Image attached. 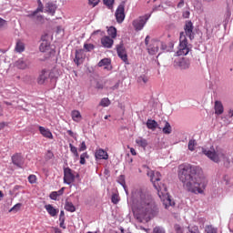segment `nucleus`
<instances>
[{
    "label": "nucleus",
    "mask_w": 233,
    "mask_h": 233,
    "mask_svg": "<svg viewBox=\"0 0 233 233\" xmlns=\"http://www.w3.org/2000/svg\"><path fill=\"white\" fill-rule=\"evenodd\" d=\"M119 88V82H116L112 87L111 90H117Z\"/></svg>",
    "instance_id": "59"
},
{
    "label": "nucleus",
    "mask_w": 233,
    "mask_h": 233,
    "mask_svg": "<svg viewBox=\"0 0 233 233\" xmlns=\"http://www.w3.org/2000/svg\"><path fill=\"white\" fill-rule=\"evenodd\" d=\"M201 152L206 157H208L210 161H213V163H220V161L227 159L225 150L220 147L214 148V146H211L210 148L201 147Z\"/></svg>",
    "instance_id": "3"
},
{
    "label": "nucleus",
    "mask_w": 233,
    "mask_h": 233,
    "mask_svg": "<svg viewBox=\"0 0 233 233\" xmlns=\"http://www.w3.org/2000/svg\"><path fill=\"white\" fill-rule=\"evenodd\" d=\"M104 5L109 9L114 8V0H104Z\"/></svg>",
    "instance_id": "43"
},
{
    "label": "nucleus",
    "mask_w": 233,
    "mask_h": 233,
    "mask_svg": "<svg viewBox=\"0 0 233 233\" xmlns=\"http://www.w3.org/2000/svg\"><path fill=\"white\" fill-rule=\"evenodd\" d=\"M96 159H108V153L104 149H98L95 153Z\"/></svg>",
    "instance_id": "21"
},
{
    "label": "nucleus",
    "mask_w": 233,
    "mask_h": 233,
    "mask_svg": "<svg viewBox=\"0 0 233 233\" xmlns=\"http://www.w3.org/2000/svg\"><path fill=\"white\" fill-rule=\"evenodd\" d=\"M223 112H224L223 104H221V102H219V101H216L215 102V114H217V116H221V114H223Z\"/></svg>",
    "instance_id": "25"
},
{
    "label": "nucleus",
    "mask_w": 233,
    "mask_h": 233,
    "mask_svg": "<svg viewBox=\"0 0 233 233\" xmlns=\"http://www.w3.org/2000/svg\"><path fill=\"white\" fill-rule=\"evenodd\" d=\"M28 182L31 184V185H34L35 183H37V177L35 175H30L28 177Z\"/></svg>",
    "instance_id": "41"
},
{
    "label": "nucleus",
    "mask_w": 233,
    "mask_h": 233,
    "mask_svg": "<svg viewBox=\"0 0 233 233\" xmlns=\"http://www.w3.org/2000/svg\"><path fill=\"white\" fill-rule=\"evenodd\" d=\"M182 17H184V19H188V17H190V11H184Z\"/></svg>",
    "instance_id": "52"
},
{
    "label": "nucleus",
    "mask_w": 233,
    "mask_h": 233,
    "mask_svg": "<svg viewBox=\"0 0 233 233\" xmlns=\"http://www.w3.org/2000/svg\"><path fill=\"white\" fill-rule=\"evenodd\" d=\"M84 48L86 52H92V50L95 48V46L93 44H85Z\"/></svg>",
    "instance_id": "44"
},
{
    "label": "nucleus",
    "mask_w": 233,
    "mask_h": 233,
    "mask_svg": "<svg viewBox=\"0 0 233 233\" xmlns=\"http://www.w3.org/2000/svg\"><path fill=\"white\" fill-rule=\"evenodd\" d=\"M184 31L186 35L189 37V39H194V24H192V21H186V24L184 25Z\"/></svg>",
    "instance_id": "13"
},
{
    "label": "nucleus",
    "mask_w": 233,
    "mask_h": 233,
    "mask_svg": "<svg viewBox=\"0 0 233 233\" xmlns=\"http://www.w3.org/2000/svg\"><path fill=\"white\" fill-rule=\"evenodd\" d=\"M13 165L15 167H18V168H21L23 165H25V158L23 157V155L16 153L12 156L11 157Z\"/></svg>",
    "instance_id": "14"
},
{
    "label": "nucleus",
    "mask_w": 233,
    "mask_h": 233,
    "mask_svg": "<svg viewBox=\"0 0 233 233\" xmlns=\"http://www.w3.org/2000/svg\"><path fill=\"white\" fill-rule=\"evenodd\" d=\"M79 61H81V56H79V51H76V56L74 62L77 66H79Z\"/></svg>",
    "instance_id": "46"
},
{
    "label": "nucleus",
    "mask_w": 233,
    "mask_h": 233,
    "mask_svg": "<svg viewBox=\"0 0 233 233\" xmlns=\"http://www.w3.org/2000/svg\"><path fill=\"white\" fill-rule=\"evenodd\" d=\"M178 177L185 190L192 194H203L207 188L208 181L203 176V169L198 166L181 164Z\"/></svg>",
    "instance_id": "2"
},
{
    "label": "nucleus",
    "mask_w": 233,
    "mask_h": 233,
    "mask_svg": "<svg viewBox=\"0 0 233 233\" xmlns=\"http://www.w3.org/2000/svg\"><path fill=\"white\" fill-rule=\"evenodd\" d=\"M41 45L39 46L40 52H50V42L46 40V35L41 37Z\"/></svg>",
    "instance_id": "16"
},
{
    "label": "nucleus",
    "mask_w": 233,
    "mask_h": 233,
    "mask_svg": "<svg viewBox=\"0 0 233 233\" xmlns=\"http://www.w3.org/2000/svg\"><path fill=\"white\" fill-rule=\"evenodd\" d=\"M159 46H161V41L152 40L150 45L147 46V52L150 56H156L159 52Z\"/></svg>",
    "instance_id": "11"
},
{
    "label": "nucleus",
    "mask_w": 233,
    "mask_h": 233,
    "mask_svg": "<svg viewBox=\"0 0 233 233\" xmlns=\"http://www.w3.org/2000/svg\"><path fill=\"white\" fill-rule=\"evenodd\" d=\"M107 34L110 35V37H112V39H116V37H117V29H116L114 26H111L107 30Z\"/></svg>",
    "instance_id": "29"
},
{
    "label": "nucleus",
    "mask_w": 233,
    "mask_h": 233,
    "mask_svg": "<svg viewBox=\"0 0 233 233\" xmlns=\"http://www.w3.org/2000/svg\"><path fill=\"white\" fill-rule=\"evenodd\" d=\"M174 66H177L180 70H188L190 68V61L187 58H176L174 60Z\"/></svg>",
    "instance_id": "9"
},
{
    "label": "nucleus",
    "mask_w": 233,
    "mask_h": 233,
    "mask_svg": "<svg viewBox=\"0 0 233 233\" xmlns=\"http://www.w3.org/2000/svg\"><path fill=\"white\" fill-rule=\"evenodd\" d=\"M163 205L165 208H168L169 207H174L175 203L172 201V198H170V196L166 195L165 198L163 199Z\"/></svg>",
    "instance_id": "26"
},
{
    "label": "nucleus",
    "mask_w": 233,
    "mask_h": 233,
    "mask_svg": "<svg viewBox=\"0 0 233 233\" xmlns=\"http://www.w3.org/2000/svg\"><path fill=\"white\" fill-rule=\"evenodd\" d=\"M150 41V36H147L146 38H145V44L147 45V46H148V42Z\"/></svg>",
    "instance_id": "63"
},
{
    "label": "nucleus",
    "mask_w": 233,
    "mask_h": 233,
    "mask_svg": "<svg viewBox=\"0 0 233 233\" xmlns=\"http://www.w3.org/2000/svg\"><path fill=\"white\" fill-rule=\"evenodd\" d=\"M53 233H62L59 228H53Z\"/></svg>",
    "instance_id": "62"
},
{
    "label": "nucleus",
    "mask_w": 233,
    "mask_h": 233,
    "mask_svg": "<svg viewBox=\"0 0 233 233\" xmlns=\"http://www.w3.org/2000/svg\"><path fill=\"white\" fill-rule=\"evenodd\" d=\"M25 42L21 40H17L15 46V52H16V54H23V52L25 51Z\"/></svg>",
    "instance_id": "22"
},
{
    "label": "nucleus",
    "mask_w": 233,
    "mask_h": 233,
    "mask_svg": "<svg viewBox=\"0 0 233 233\" xmlns=\"http://www.w3.org/2000/svg\"><path fill=\"white\" fill-rule=\"evenodd\" d=\"M206 35H207V39H210V37H212V31H209L208 29H207Z\"/></svg>",
    "instance_id": "57"
},
{
    "label": "nucleus",
    "mask_w": 233,
    "mask_h": 233,
    "mask_svg": "<svg viewBox=\"0 0 233 233\" xmlns=\"http://www.w3.org/2000/svg\"><path fill=\"white\" fill-rule=\"evenodd\" d=\"M71 117L76 123H79V121L83 119V116H81V112H79V110H73L71 112Z\"/></svg>",
    "instance_id": "24"
},
{
    "label": "nucleus",
    "mask_w": 233,
    "mask_h": 233,
    "mask_svg": "<svg viewBox=\"0 0 233 233\" xmlns=\"http://www.w3.org/2000/svg\"><path fill=\"white\" fill-rule=\"evenodd\" d=\"M228 117H233V108H230L228 113Z\"/></svg>",
    "instance_id": "61"
},
{
    "label": "nucleus",
    "mask_w": 233,
    "mask_h": 233,
    "mask_svg": "<svg viewBox=\"0 0 233 233\" xmlns=\"http://www.w3.org/2000/svg\"><path fill=\"white\" fill-rule=\"evenodd\" d=\"M164 134H172V127L170 126V123L165 122V126L162 129Z\"/></svg>",
    "instance_id": "30"
},
{
    "label": "nucleus",
    "mask_w": 233,
    "mask_h": 233,
    "mask_svg": "<svg viewBox=\"0 0 233 233\" xmlns=\"http://www.w3.org/2000/svg\"><path fill=\"white\" fill-rule=\"evenodd\" d=\"M137 83L140 85H147V83H148V77H147L145 75H142L137 77Z\"/></svg>",
    "instance_id": "34"
},
{
    "label": "nucleus",
    "mask_w": 233,
    "mask_h": 233,
    "mask_svg": "<svg viewBox=\"0 0 233 233\" xmlns=\"http://www.w3.org/2000/svg\"><path fill=\"white\" fill-rule=\"evenodd\" d=\"M46 157L52 159V157H54V153H52V151H47Z\"/></svg>",
    "instance_id": "58"
},
{
    "label": "nucleus",
    "mask_w": 233,
    "mask_h": 233,
    "mask_svg": "<svg viewBox=\"0 0 233 233\" xmlns=\"http://www.w3.org/2000/svg\"><path fill=\"white\" fill-rule=\"evenodd\" d=\"M57 196H63L65 194V187L60 188L58 191H56Z\"/></svg>",
    "instance_id": "55"
},
{
    "label": "nucleus",
    "mask_w": 233,
    "mask_h": 233,
    "mask_svg": "<svg viewBox=\"0 0 233 233\" xmlns=\"http://www.w3.org/2000/svg\"><path fill=\"white\" fill-rule=\"evenodd\" d=\"M206 233H218V228H214L212 225L206 226Z\"/></svg>",
    "instance_id": "35"
},
{
    "label": "nucleus",
    "mask_w": 233,
    "mask_h": 233,
    "mask_svg": "<svg viewBox=\"0 0 233 233\" xmlns=\"http://www.w3.org/2000/svg\"><path fill=\"white\" fill-rule=\"evenodd\" d=\"M59 77V71L56 68L50 70L43 69L37 78L38 85H48V83H56Z\"/></svg>",
    "instance_id": "4"
},
{
    "label": "nucleus",
    "mask_w": 233,
    "mask_h": 233,
    "mask_svg": "<svg viewBox=\"0 0 233 233\" xmlns=\"http://www.w3.org/2000/svg\"><path fill=\"white\" fill-rule=\"evenodd\" d=\"M150 15H145L144 16H140L138 18H137L136 20L133 21V26L135 28V30L139 31V30H143V28L145 27V25H147V21H148V19H150Z\"/></svg>",
    "instance_id": "8"
},
{
    "label": "nucleus",
    "mask_w": 233,
    "mask_h": 233,
    "mask_svg": "<svg viewBox=\"0 0 233 233\" xmlns=\"http://www.w3.org/2000/svg\"><path fill=\"white\" fill-rule=\"evenodd\" d=\"M226 15H227V17H230V15H232L229 8L227 9Z\"/></svg>",
    "instance_id": "64"
},
{
    "label": "nucleus",
    "mask_w": 233,
    "mask_h": 233,
    "mask_svg": "<svg viewBox=\"0 0 233 233\" xmlns=\"http://www.w3.org/2000/svg\"><path fill=\"white\" fill-rule=\"evenodd\" d=\"M21 207H23V204L17 203L9 210V212H14L15 214L21 210Z\"/></svg>",
    "instance_id": "37"
},
{
    "label": "nucleus",
    "mask_w": 233,
    "mask_h": 233,
    "mask_svg": "<svg viewBox=\"0 0 233 233\" xmlns=\"http://www.w3.org/2000/svg\"><path fill=\"white\" fill-rule=\"evenodd\" d=\"M65 210L67 212H76V206H74V203L66 200L65 204Z\"/></svg>",
    "instance_id": "28"
},
{
    "label": "nucleus",
    "mask_w": 233,
    "mask_h": 233,
    "mask_svg": "<svg viewBox=\"0 0 233 233\" xmlns=\"http://www.w3.org/2000/svg\"><path fill=\"white\" fill-rule=\"evenodd\" d=\"M86 158H88V153H83L81 156H80V165H85L86 163Z\"/></svg>",
    "instance_id": "39"
},
{
    "label": "nucleus",
    "mask_w": 233,
    "mask_h": 233,
    "mask_svg": "<svg viewBox=\"0 0 233 233\" xmlns=\"http://www.w3.org/2000/svg\"><path fill=\"white\" fill-rule=\"evenodd\" d=\"M98 66H110V58H103L98 62Z\"/></svg>",
    "instance_id": "31"
},
{
    "label": "nucleus",
    "mask_w": 233,
    "mask_h": 233,
    "mask_svg": "<svg viewBox=\"0 0 233 233\" xmlns=\"http://www.w3.org/2000/svg\"><path fill=\"white\" fill-rule=\"evenodd\" d=\"M96 90H103L104 86H103V84L97 82L96 85Z\"/></svg>",
    "instance_id": "54"
},
{
    "label": "nucleus",
    "mask_w": 233,
    "mask_h": 233,
    "mask_svg": "<svg viewBox=\"0 0 233 233\" xmlns=\"http://www.w3.org/2000/svg\"><path fill=\"white\" fill-rule=\"evenodd\" d=\"M136 144L138 147H141V148H143L144 150H146L147 147H148V141L141 137L136 139Z\"/></svg>",
    "instance_id": "23"
},
{
    "label": "nucleus",
    "mask_w": 233,
    "mask_h": 233,
    "mask_svg": "<svg viewBox=\"0 0 233 233\" xmlns=\"http://www.w3.org/2000/svg\"><path fill=\"white\" fill-rule=\"evenodd\" d=\"M118 183H120V185L125 188V177L124 176H120Z\"/></svg>",
    "instance_id": "53"
},
{
    "label": "nucleus",
    "mask_w": 233,
    "mask_h": 233,
    "mask_svg": "<svg viewBox=\"0 0 233 233\" xmlns=\"http://www.w3.org/2000/svg\"><path fill=\"white\" fill-rule=\"evenodd\" d=\"M196 145H198V142L196 141V139H190L187 145L188 150H190V152H194L196 148Z\"/></svg>",
    "instance_id": "32"
},
{
    "label": "nucleus",
    "mask_w": 233,
    "mask_h": 233,
    "mask_svg": "<svg viewBox=\"0 0 233 233\" xmlns=\"http://www.w3.org/2000/svg\"><path fill=\"white\" fill-rule=\"evenodd\" d=\"M174 229L176 233H185V228L179 224H175Z\"/></svg>",
    "instance_id": "36"
},
{
    "label": "nucleus",
    "mask_w": 233,
    "mask_h": 233,
    "mask_svg": "<svg viewBox=\"0 0 233 233\" xmlns=\"http://www.w3.org/2000/svg\"><path fill=\"white\" fill-rule=\"evenodd\" d=\"M188 52H190V45H188L185 33L181 32L177 56H187Z\"/></svg>",
    "instance_id": "6"
},
{
    "label": "nucleus",
    "mask_w": 233,
    "mask_h": 233,
    "mask_svg": "<svg viewBox=\"0 0 233 233\" xmlns=\"http://www.w3.org/2000/svg\"><path fill=\"white\" fill-rule=\"evenodd\" d=\"M115 16L116 23H123L125 21V3H121L116 10Z\"/></svg>",
    "instance_id": "10"
},
{
    "label": "nucleus",
    "mask_w": 233,
    "mask_h": 233,
    "mask_svg": "<svg viewBox=\"0 0 233 233\" xmlns=\"http://www.w3.org/2000/svg\"><path fill=\"white\" fill-rule=\"evenodd\" d=\"M110 103L111 102H110V99H108V97H104L100 100L99 106L106 107V106H110Z\"/></svg>",
    "instance_id": "33"
},
{
    "label": "nucleus",
    "mask_w": 233,
    "mask_h": 233,
    "mask_svg": "<svg viewBox=\"0 0 233 233\" xmlns=\"http://www.w3.org/2000/svg\"><path fill=\"white\" fill-rule=\"evenodd\" d=\"M101 44L105 48H110L114 45V40L110 36H104L101 39Z\"/></svg>",
    "instance_id": "20"
},
{
    "label": "nucleus",
    "mask_w": 233,
    "mask_h": 233,
    "mask_svg": "<svg viewBox=\"0 0 233 233\" xmlns=\"http://www.w3.org/2000/svg\"><path fill=\"white\" fill-rule=\"evenodd\" d=\"M6 25V20L0 17V28H3Z\"/></svg>",
    "instance_id": "56"
},
{
    "label": "nucleus",
    "mask_w": 233,
    "mask_h": 233,
    "mask_svg": "<svg viewBox=\"0 0 233 233\" xmlns=\"http://www.w3.org/2000/svg\"><path fill=\"white\" fill-rule=\"evenodd\" d=\"M147 128L149 130H156V128H157V123L156 120H152L150 118L147 119V123H146Z\"/></svg>",
    "instance_id": "27"
},
{
    "label": "nucleus",
    "mask_w": 233,
    "mask_h": 233,
    "mask_svg": "<svg viewBox=\"0 0 233 233\" xmlns=\"http://www.w3.org/2000/svg\"><path fill=\"white\" fill-rule=\"evenodd\" d=\"M111 201L114 203V205H117L119 203V197L117 194H113L111 197Z\"/></svg>",
    "instance_id": "45"
},
{
    "label": "nucleus",
    "mask_w": 233,
    "mask_h": 233,
    "mask_svg": "<svg viewBox=\"0 0 233 233\" xmlns=\"http://www.w3.org/2000/svg\"><path fill=\"white\" fill-rule=\"evenodd\" d=\"M188 232L187 233H200L199 228L198 226H193L190 228V226L187 227Z\"/></svg>",
    "instance_id": "40"
},
{
    "label": "nucleus",
    "mask_w": 233,
    "mask_h": 233,
    "mask_svg": "<svg viewBox=\"0 0 233 233\" xmlns=\"http://www.w3.org/2000/svg\"><path fill=\"white\" fill-rule=\"evenodd\" d=\"M76 177H79V173H76L70 167L64 168V183L66 185H72L76 181Z\"/></svg>",
    "instance_id": "7"
},
{
    "label": "nucleus",
    "mask_w": 233,
    "mask_h": 233,
    "mask_svg": "<svg viewBox=\"0 0 233 233\" xmlns=\"http://www.w3.org/2000/svg\"><path fill=\"white\" fill-rule=\"evenodd\" d=\"M56 10H57V5L54 2H47L45 5V12L50 14V15H56Z\"/></svg>",
    "instance_id": "15"
},
{
    "label": "nucleus",
    "mask_w": 233,
    "mask_h": 233,
    "mask_svg": "<svg viewBox=\"0 0 233 233\" xmlns=\"http://www.w3.org/2000/svg\"><path fill=\"white\" fill-rule=\"evenodd\" d=\"M79 152H85V150H86V144L85 143V141H83L81 144H80V147H79Z\"/></svg>",
    "instance_id": "51"
},
{
    "label": "nucleus",
    "mask_w": 233,
    "mask_h": 233,
    "mask_svg": "<svg viewBox=\"0 0 233 233\" xmlns=\"http://www.w3.org/2000/svg\"><path fill=\"white\" fill-rule=\"evenodd\" d=\"M116 52L118 57H120V59H122L126 65H128V55H127V50L125 49L123 44L116 46Z\"/></svg>",
    "instance_id": "12"
},
{
    "label": "nucleus",
    "mask_w": 233,
    "mask_h": 233,
    "mask_svg": "<svg viewBox=\"0 0 233 233\" xmlns=\"http://www.w3.org/2000/svg\"><path fill=\"white\" fill-rule=\"evenodd\" d=\"M153 233H166L165 228L157 226L153 228Z\"/></svg>",
    "instance_id": "42"
},
{
    "label": "nucleus",
    "mask_w": 233,
    "mask_h": 233,
    "mask_svg": "<svg viewBox=\"0 0 233 233\" xmlns=\"http://www.w3.org/2000/svg\"><path fill=\"white\" fill-rule=\"evenodd\" d=\"M184 5H185V1L180 0V2L177 4V8H183Z\"/></svg>",
    "instance_id": "60"
},
{
    "label": "nucleus",
    "mask_w": 233,
    "mask_h": 233,
    "mask_svg": "<svg viewBox=\"0 0 233 233\" xmlns=\"http://www.w3.org/2000/svg\"><path fill=\"white\" fill-rule=\"evenodd\" d=\"M100 1L101 0H88V5H90L94 8L95 6H97V5H99Z\"/></svg>",
    "instance_id": "49"
},
{
    "label": "nucleus",
    "mask_w": 233,
    "mask_h": 233,
    "mask_svg": "<svg viewBox=\"0 0 233 233\" xmlns=\"http://www.w3.org/2000/svg\"><path fill=\"white\" fill-rule=\"evenodd\" d=\"M133 214L138 221H150L152 218L159 214V208L156 200L142 188L132 191Z\"/></svg>",
    "instance_id": "1"
},
{
    "label": "nucleus",
    "mask_w": 233,
    "mask_h": 233,
    "mask_svg": "<svg viewBox=\"0 0 233 233\" xmlns=\"http://www.w3.org/2000/svg\"><path fill=\"white\" fill-rule=\"evenodd\" d=\"M147 176L150 177L153 187L157 190L159 198H161V196H165L167 194V186L161 183V173H159V171L151 170L147 172Z\"/></svg>",
    "instance_id": "5"
},
{
    "label": "nucleus",
    "mask_w": 233,
    "mask_h": 233,
    "mask_svg": "<svg viewBox=\"0 0 233 233\" xmlns=\"http://www.w3.org/2000/svg\"><path fill=\"white\" fill-rule=\"evenodd\" d=\"M159 49L162 52H168V47L167 46V44H165L164 42H161V45L159 46Z\"/></svg>",
    "instance_id": "48"
},
{
    "label": "nucleus",
    "mask_w": 233,
    "mask_h": 233,
    "mask_svg": "<svg viewBox=\"0 0 233 233\" xmlns=\"http://www.w3.org/2000/svg\"><path fill=\"white\" fill-rule=\"evenodd\" d=\"M69 148L75 157H79V153H77V147H76V146L69 144Z\"/></svg>",
    "instance_id": "38"
},
{
    "label": "nucleus",
    "mask_w": 233,
    "mask_h": 233,
    "mask_svg": "<svg viewBox=\"0 0 233 233\" xmlns=\"http://www.w3.org/2000/svg\"><path fill=\"white\" fill-rule=\"evenodd\" d=\"M43 10H45V5H38L36 10L33 12V15H35L38 12H43Z\"/></svg>",
    "instance_id": "50"
},
{
    "label": "nucleus",
    "mask_w": 233,
    "mask_h": 233,
    "mask_svg": "<svg viewBox=\"0 0 233 233\" xmlns=\"http://www.w3.org/2000/svg\"><path fill=\"white\" fill-rule=\"evenodd\" d=\"M15 66L20 70H25V68L30 66V61H28V59L20 58L15 62Z\"/></svg>",
    "instance_id": "17"
},
{
    "label": "nucleus",
    "mask_w": 233,
    "mask_h": 233,
    "mask_svg": "<svg viewBox=\"0 0 233 233\" xmlns=\"http://www.w3.org/2000/svg\"><path fill=\"white\" fill-rule=\"evenodd\" d=\"M49 198H50V199H53V201H57V198H59V197H58L56 191H53L50 193Z\"/></svg>",
    "instance_id": "47"
},
{
    "label": "nucleus",
    "mask_w": 233,
    "mask_h": 233,
    "mask_svg": "<svg viewBox=\"0 0 233 233\" xmlns=\"http://www.w3.org/2000/svg\"><path fill=\"white\" fill-rule=\"evenodd\" d=\"M39 132L40 134L44 137H46L47 139H54V135H52V132L48 128H45L44 127H39Z\"/></svg>",
    "instance_id": "19"
},
{
    "label": "nucleus",
    "mask_w": 233,
    "mask_h": 233,
    "mask_svg": "<svg viewBox=\"0 0 233 233\" xmlns=\"http://www.w3.org/2000/svg\"><path fill=\"white\" fill-rule=\"evenodd\" d=\"M45 208L46 212L51 216L52 218H56L57 214H59V209H56L52 204H47L45 206Z\"/></svg>",
    "instance_id": "18"
}]
</instances>
